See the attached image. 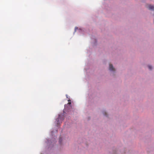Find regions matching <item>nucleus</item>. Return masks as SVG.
<instances>
[{
    "label": "nucleus",
    "instance_id": "f257e3e1",
    "mask_svg": "<svg viewBox=\"0 0 154 154\" xmlns=\"http://www.w3.org/2000/svg\"><path fill=\"white\" fill-rule=\"evenodd\" d=\"M64 112L63 114H60L59 115L58 118L56 120L55 122L58 125H60L64 119Z\"/></svg>",
    "mask_w": 154,
    "mask_h": 154
},
{
    "label": "nucleus",
    "instance_id": "f03ea898",
    "mask_svg": "<svg viewBox=\"0 0 154 154\" xmlns=\"http://www.w3.org/2000/svg\"><path fill=\"white\" fill-rule=\"evenodd\" d=\"M71 102H69L67 104L65 105V110H68L71 108L72 107L71 106Z\"/></svg>",
    "mask_w": 154,
    "mask_h": 154
},
{
    "label": "nucleus",
    "instance_id": "7ed1b4c3",
    "mask_svg": "<svg viewBox=\"0 0 154 154\" xmlns=\"http://www.w3.org/2000/svg\"><path fill=\"white\" fill-rule=\"evenodd\" d=\"M117 149L115 147H113L112 148V151L109 152L110 154H117Z\"/></svg>",
    "mask_w": 154,
    "mask_h": 154
},
{
    "label": "nucleus",
    "instance_id": "20e7f679",
    "mask_svg": "<svg viewBox=\"0 0 154 154\" xmlns=\"http://www.w3.org/2000/svg\"><path fill=\"white\" fill-rule=\"evenodd\" d=\"M146 7L149 10H154V6L151 5H146Z\"/></svg>",
    "mask_w": 154,
    "mask_h": 154
},
{
    "label": "nucleus",
    "instance_id": "39448f33",
    "mask_svg": "<svg viewBox=\"0 0 154 154\" xmlns=\"http://www.w3.org/2000/svg\"><path fill=\"white\" fill-rule=\"evenodd\" d=\"M57 129H55V130L54 129L51 131V134L53 137H54L55 136L53 134V133L55 132L56 133H57Z\"/></svg>",
    "mask_w": 154,
    "mask_h": 154
},
{
    "label": "nucleus",
    "instance_id": "423d86ee",
    "mask_svg": "<svg viewBox=\"0 0 154 154\" xmlns=\"http://www.w3.org/2000/svg\"><path fill=\"white\" fill-rule=\"evenodd\" d=\"M109 69L110 70L114 71L115 70V69L113 66L112 64H110L109 65Z\"/></svg>",
    "mask_w": 154,
    "mask_h": 154
},
{
    "label": "nucleus",
    "instance_id": "0eeeda50",
    "mask_svg": "<svg viewBox=\"0 0 154 154\" xmlns=\"http://www.w3.org/2000/svg\"><path fill=\"white\" fill-rule=\"evenodd\" d=\"M63 137H60L59 138V144L61 145L62 144Z\"/></svg>",
    "mask_w": 154,
    "mask_h": 154
},
{
    "label": "nucleus",
    "instance_id": "6e6552de",
    "mask_svg": "<svg viewBox=\"0 0 154 154\" xmlns=\"http://www.w3.org/2000/svg\"><path fill=\"white\" fill-rule=\"evenodd\" d=\"M148 66V68H149V69H150V70H151L152 69V67L151 66L149 65V66Z\"/></svg>",
    "mask_w": 154,
    "mask_h": 154
},
{
    "label": "nucleus",
    "instance_id": "1a4fd4ad",
    "mask_svg": "<svg viewBox=\"0 0 154 154\" xmlns=\"http://www.w3.org/2000/svg\"><path fill=\"white\" fill-rule=\"evenodd\" d=\"M47 142L48 143L49 142V140H48V139H47Z\"/></svg>",
    "mask_w": 154,
    "mask_h": 154
},
{
    "label": "nucleus",
    "instance_id": "9d476101",
    "mask_svg": "<svg viewBox=\"0 0 154 154\" xmlns=\"http://www.w3.org/2000/svg\"><path fill=\"white\" fill-rule=\"evenodd\" d=\"M57 127H58V128H59L60 127V126H58V125H57Z\"/></svg>",
    "mask_w": 154,
    "mask_h": 154
},
{
    "label": "nucleus",
    "instance_id": "9b49d317",
    "mask_svg": "<svg viewBox=\"0 0 154 154\" xmlns=\"http://www.w3.org/2000/svg\"><path fill=\"white\" fill-rule=\"evenodd\" d=\"M68 101H70V100H68Z\"/></svg>",
    "mask_w": 154,
    "mask_h": 154
},
{
    "label": "nucleus",
    "instance_id": "f8f14e48",
    "mask_svg": "<svg viewBox=\"0 0 154 154\" xmlns=\"http://www.w3.org/2000/svg\"><path fill=\"white\" fill-rule=\"evenodd\" d=\"M104 113H105V114H104L105 115L106 114V112H104Z\"/></svg>",
    "mask_w": 154,
    "mask_h": 154
}]
</instances>
